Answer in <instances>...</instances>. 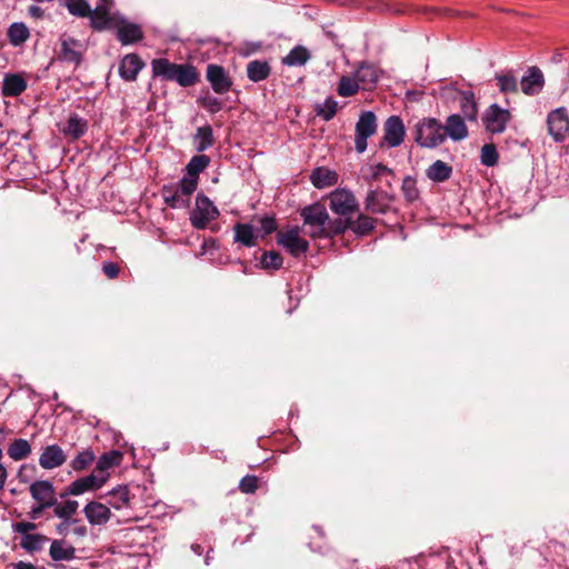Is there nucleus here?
Masks as SVG:
<instances>
[{
	"label": "nucleus",
	"mask_w": 569,
	"mask_h": 569,
	"mask_svg": "<svg viewBox=\"0 0 569 569\" xmlns=\"http://www.w3.org/2000/svg\"><path fill=\"white\" fill-rule=\"evenodd\" d=\"M261 231L263 234H269L277 229V222L272 217H263L260 219Z\"/></svg>",
	"instance_id": "obj_51"
},
{
	"label": "nucleus",
	"mask_w": 569,
	"mask_h": 569,
	"mask_svg": "<svg viewBox=\"0 0 569 569\" xmlns=\"http://www.w3.org/2000/svg\"><path fill=\"white\" fill-rule=\"evenodd\" d=\"M330 209L341 217H346L358 209L355 196L346 189H337L329 196Z\"/></svg>",
	"instance_id": "obj_11"
},
{
	"label": "nucleus",
	"mask_w": 569,
	"mask_h": 569,
	"mask_svg": "<svg viewBox=\"0 0 569 569\" xmlns=\"http://www.w3.org/2000/svg\"><path fill=\"white\" fill-rule=\"evenodd\" d=\"M8 37L12 44L19 46L29 37V30L23 23H12L8 30Z\"/></svg>",
	"instance_id": "obj_44"
},
{
	"label": "nucleus",
	"mask_w": 569,
	"mask_h": 569,
	"mask_svg": "<svg viewBox=\"0 0 569 569\" xmlns=\"http://www.w3.org/2000/svg\"><path fill=\"white\" fill-rule=\"evenodd\" d=\"M259 48H260V46H259V44H254V46H252V50L248 51V52H247V54H248V53H250V52H253V51L258 50Z\"/></svg>",
	"instance_id": "obj_63"
},
{
	"label": "nucleus",
	"mask_w": 569,
	"mask_h": 569,
	"mask_svg": "<svg viewBox=\"0 0 569 569\" xmlns=\"http://www.w3.org/2000/svg\"><path fill=\"white\" fill-rule=\"evenodd\" d=\"M194 179L181 178L177 183L166 184L161 189L163 201L173 209H186L190 206L191 196L197 190Z\"/></svg>",
	"instance_id": "obj_3"
},
{
	"label": "nucleus",
	"mask_w": 569,
	"mask_h": 569,
	"mask_svg": "<svg viewBox=\"0 0 569 569\" xmlns=\"http://www.w3.org/2000/svg\"><path fill=\"white\" fill-rule=\"evenodd\" d=\"M219 217V210L213 202L204 194H198L196 207L190 213L191 224L196 229H204L208 223Z\"/></svg>",
	"instance_id": "obj_5"
},
{
	"label": "nucleus",
	"mask_w": 569,
	"mask_h": 569,
	"mask_svg": "<svg viewBox=\"0 0 569 569\" xmlns=\"http://www.w3.org/2000/svg\"><path fill=\"white\" fill-rule=\"evenodd\" d=\"M305 226L312 238H331L348 229V221L343 218L330 219L326 208L320 203H313L301 210Z\"/></svg>",
	"instance_id": "obj_1"
},
{
	"label": "nucleus",
	"mask_w": 569,
	"mask_h": 569,
	"mask_svg": "<svg viewBox=\"0 0 569 569\" xmlns=\"http://www.w3.org/2000/svg\"><path fill=\"white\" fill-rule=\"evenodd\" d=\"M67 460L63 450L58 445L47 446L39 458V465L47 470L62 466Z\"/></svg>",
	"instance_id": "obj_18"
},
{
	"label": "nucleus",
	"mask_w": 569,
	"mask_h": 569,
	"mask_svg": "<svg viewBox=\"0 0 569 569\" xmlns=\"http://www.w3.org/2000/svg\"><path fill=\"white\" fill-rule=\"evenodd\" d=\"M47 508L48 507H42V503L37 502V506H34L31 510L32 519H37L43 512V510Z\"/></svg>",
	"instance_id": "obj_56"
},
{
	"label": "nucleus",
	"mask_w": 569,
	"mask_h": 569,
	"mask_svg": "<svg viewBox=\"0 0 569 569\" xmlns=\"http://www.w3.org/2000/svg\"><path fill=\"white\" fill-rule=\"evenodd\" d=\"M377 131V118L373 112L365 111L360 114L356 124V150L363 153L367 149V140Z\"/></svg>",
	"instance_id": "obj_7"
},
{
	"label": "nucleus",
	"mask_w": 569,
	"mask_h": 569,
	"mask_svg": "<svg viewBox=\"0 0 569 569\" xmlns=\"http://www.w3.org/2000/svg\"><path fill=\"white\" fill-rule=\"evenodd\" d=\"M521 90L526 94H536L538 93L543 86V74L542 72L532 67L528 70L527 76L522 77L520 81Z\"/></svg>",
	"instance_id": "obj_23"
},
{
	"label": "nucleus",
	"mask_w": 569,
	"mask_h": 569,
	"mask_svg": "<svg viewBox=\"0 0 569 569\" xmlns=\"http://www.w3.org/2000/svg\"><path fill=\"white\" fill-rule=\"evenodd\" d=\"M94 458L92 450H83L71 460L70 467L77 472L83 471L94 461Z\"/></svg>",
	"instance_id": "obj_42"
},
{
	"label": "nucleus",
	"mask_w": 569,
	"mask_h": 569,
	"mask_svg": "<svg viewBox=\"0 0 569 569\" xmlns=\"http://www.w3.org/2000/svg\"><path fill=\"white\" fill-rule=\"evenodd\" d=\"M390 172H391L390 169L381 163H377V164L369 167V174H370V178H372V179H377L380 176H382L385 173H390Z\"/></svg>",
	"instance_id": "obj_53"
},
{
	"label": "nucleus",
	"mask_w": 569,
	"mask_h": 569,
	"mask_svg": "<svg viewBox=\"0 0 569 569\" xmlns=\"http://www.w3.org/2000/svg\"><path fill=\"white\" fill-rule=\"evenodd\" d=\"M258 481L256 476H246L240 480L239 489L243 493H253L258 489Z\"/></svg>",
	"instance_id": "obj_50"
},
{
	"label": "nucleus",
	"mask_w": 569,
	"mask_h": 569,
	"mask_svg": "<svg viewBox=\"0 0 569 569\" xmlns=\"http://www.w3.org/2000/svg\"><path fill=\"white\" fill-rule=\"evenodd\" d=\"M31 452V446L26 439H16L8 448V456L19 461L27 458Z\"/></svg>",
	"instance_id": "obj_37"
},
{
	"label": "nucleus",
	"mask_w": 569,
	"mask_h": 569,
	"mask_svg": "<svg viewBox=\"0 0 569 569\" xmlns=\"http://www.w3.org/2000/svg\"><path fill=\"white\" fill-rule=\"evenodd\" d=\"M443 130L446 138L448 137L452 141H461L468 137V128L465 119L459 114L449 116L443 126Z\"/></svg>",
	"instance_id": "obj_19"
},
{
	"label": "nucleus",
	"mask_w": 569,
	"mask_h": 569,
	"mask_svg": "<svg viewBox=\"0 0 569 569\" xmlns=\"http://www.w3.org/2000/svg\"><path fill=\"white\" fill-rule=\"evenodd\" d=\"M360 84L356 78L342 77L339 81L338 93L341 97H350L358 92Z\"/></svg>",
	"instance_id": "obj_46"
},
{
	"label": "nucleus",
	"mask_w": 569,
	"mask_h": 569,
	"mask_svg": "<svg viewBox=\"0 0 569 569\" xmlns=\"http://www.w3.org/2000/svg\"><path fill=\"white\" fill-rule=\"evenodd\" d=\"M415 197H416V194H408V198H409L410 200H413V198H415Z\"/></svg>",
	"instance_id": "obj_64"
},
{
	"label": "nucleus",
	"mask_w": 569,
	"mask_h": 569,
	"mask_svg": "<svg viewBox=\"0 0 569 569\" xmlns=\"http://www.w3.org/2000/svg\"><path fill=\"white\" fill-rule=\"evenodd\" d=\"M121 461L122 452L118 450H111L100 456L93 471L99 476H104L107 482L110 477L109 470L113 467L119 466Z\"/></svg>",
	"instance_id": "obj_21"
},
{
	"label": "nucleus",
	"mask_w": 569,
	"mask_h": 569,
	"mask_svg": "<svg viewBox=\"0 0 569 569\" xmlns=\"http://www.w3.org/2000/svg\"><path fill=\"white\" fill-rule=\"evenodd\" d=\"M83 513L91 526H103L112 516L110 508L106 503L96 500L84 506Z\"/></svg>",
	"instance_id": "obj_16"
},
{
	"label": "nucleus",
	"mask_w": 569,
	"mask_h": 569,
	"mask_svg": "<svg viewBox=\"0 0 569 569\" xmlns=\"http://www.w3.org/2000/svg\"><path fill=\"white\" fill-rule=\"evenodd\" d=\"M210 159L204 154L194 156L186 167V173L182 178L194 179L199 183V174L209 166Z\"/></svg>",
	"instance_id": "obj_26"
},
{
	"label": "nucleus",
	"mask_w": 569,
	"mask_h": 569,
	"mask_svg": "<svg viewBox=\"0 0 569 569\" xmlns=\"http://www.w3.org/2000/svg\"><path fill=\"white\" fill-rule=\"evenodd\" d=\"M415 141L423 148H436L446 141V132L440 121L435 118H423L413 130Z\"/></svg>",
	"instance_id": "obj_4"
},
{
	"label": "nucleus",
	"mask_w": 569,
	"mask_h": 569,
	"mask_svg": "<svg viewBox=\"0 0 569 569\" xmlns=\"http://www.w3.org/2000/svg\"><path fill=\"white\" fill-rule=\"evenodd\" d=\"M338 110V102L332 99L328 98L322 103H319L316 107L317 114L322 118L325 121L331 120Z\"/></svg>",
	"instance_id": "obj_45"
},
{
	"label": "nucleus",
	"mask_w": 569,
	"mask_h": 569,
	"mask_svg": "<svg viewBox=\"0 0 569 569\" xmlns=\"http://www.w3.org/2000/svg\"><path fill=\"white\" fill-rule=\"evenodd\" d=\"M14 531L20 533L22 537L26 535H30L32 530L36 529V523L28 522V521H21L17 522L13 527Z\"/></svg>",
	"instance_id": "obj_52"
},
{
	"label": "nucleus",
	"mask_w": 569,
	"mask_h": 569,
	"mask_svg": "<svg viewBox=\"0 0 569 569\" xmlns=\"http://www.w3.org/2000/svg\"><path fill=\"white\" fill-rule=\"evenodd\" d=\"M29 12L33 17H40L42 14V9L40 7H37V6H31L30 9H29Z\"/></svg>",
	"instance_id": "obj_58"
},
{
	"label": "nucleus",
	"mask_w": 569,
	"mask_h": 569,
	"mask_svg": "<svg viewBox=\"0 0 569 569\" xmlns=\"http://www.w3.org/2000/svg\"><path fill=\"white\" fill-rule=\"evenodd\" d=\"M68 11L78 17H90L91 8L86 0H62Z\"/></svg>",
	"instance_id": "obj_43"
},
{
	"label": "nucleus",
	"mask_w": 569,
	"mask_h": 569,
	"mask_svg": "<svg viewBox=\"0 0 569 569\" xmlns=\"http://www.w3.org/2000/svg\"><path fill=\"white\" fill-rule=\"evenodd\" d=\"M548 132L556 142L569 140V117L565 108L552 110L547 117Z\"/></svg>",
	"instance_id": "obj_6"
},
{
	"label": "nucleus",
	"mask_w": 569,
	"mask_h": 569,
	"mask_svg": "<svg viewBox=\"0 0 569 569\" xmlns=\"http://www.w3.org/2000/svg\"><path fill=\"white\" fill-rule=\"evenodd\" d=\"M451 167L445 161H435L426 171L427 177L435 182H442L450 178Z\"/></svg>",
	"instance_id": "obj_31"
},
{
	"label": "nucleus",
	"mask_w": 569,
	"mask_h": 569,
	"mask_svg": "<svg viewBox=\"0 0 569 569\" xmlns=\"http://www.w3.org/2000/svg\"><path fill=\"white\" fill-rule=\"evenodd\" d=\"M87 130V122L78 114H72L69 117L66 127L62 129L63 133L71 137L72 139H78Z\"/></svg>",
	"instance_id": "obj_34"
},
{
	"label": "nucleus",
	"mask_w": 569,
	"mask_h": 569,
	"mask_svg": "<svg viewBox=\"0 0 569 569\" xmlns=\"http://www.w3.org/2000/svg\"><path fill=\"white\" fill-rule=\"evenodd\" d=\"M194 143L196 149L200 152L210 148L213 143L212 129L209 126L198 128L194 137Z\"/></svg>",
	"instance_id": "obj_40"
},
{
	"label": "nucleus",
	"mask_w": 569,
	"mask_h": 569,
	"mask_svg": "<svg viewBox=\"0 0 569 569\" xmlns=\"http://www.w3.org/2000/svg\"><path fill=\"white\" fill-rule=\"evenodd\" d=\"M309 58V51L305 47L297 46L282 59V62L290 67H298L303 66Z\"/></svg>",
	"instance_id": "obj_36"
},
{
	"label": "nucleus",
	"mask_w": 569,
	"mask_h": 569,
	"mask_svg": "<svg viewBox=\"0 0 569 569\" xmlns=\"http://www.w3.org/2000/svg\"><path fill=\"white\" fill-rule=\"evenodd\" d=\"M259 48H260V46H259V44H254V46H252V50L248 51V52H247V54H248V53H250V52H253V51L258 50Z\"/></svg>",
	"instance_id": "obj_62"
},
{
	"label": "nucleus",
	"mask_w": 569,
	"mask_h": 569,
	"mask_svg": "<svg viewBox=\"0 0 569 569\" xmlns=\"http://www.w3.org/2000/svg\"><path fill=\"white\" fill-rule=\"evenodd\" d=\"M70 523V521H66L63 520L62 523H60L58 527H57V530L60 535H63L68 528V525Z\"/></svg>",
	"instance_id": "obj_59"
},
{
	"label": "nucleus",
	"mask_w": 569,
	"mask_h": 569,
	"mask_svg": "<svg viewBox=\"0 0 569 569\" xmlns=\"http://www.w3.org/2000/svg\"><path fill=\"white\" fill-rule=\"evenodd\" d=\"M30 495L42 507H53L57 502L53 485L48 480H38L30 485Z\"/></svg>",
	"instance_id": "obj_15"
},
{
	"label": "nucleus",
	"mask_w": 569,
	"mask_h": 569,
	"mask_svg": "<svg viewBox=\"0 0 569 569\" xmlns=\"http://www.w3.org/2000/svg\"><path fill=\"white\" fill-rule=\"evenodd\" d=\"M49 555L54 561H69L76 556V549L66 540L57 539L50 545Z\"/></svg>",
	"instance_id": "obj_24"
},
{
	"label": "nucleus",
	"mask_w": 569,
	"mask_h": 569,
	"mask_svg": "<svg viewBox=\"0 0 569 569\" xmlns=\"http://www.w3.org/2000/svg\"><path fill=\"white\" fill-rule=\"evenodd\" d=\"M156 77L164 80L176 81L181 87H190L198 81V72L190 64H177L167 59H156L151 63Z\"/></svg>",
	"instance_id": "obj_2"
},
{
	"label": "nucleus",
	"mask_w": 569,
	"mask_h": 569,
	"mask_svg": "<svg viewBox=\"0 0 569 569\" xmlns=\"http://www.w3.org/2000/svg\"><path fill=\"white\" fill-rule=\"evenodd\" d=\"M510 112L497 103H492L483 113L482 122L486 130L490 133H502L507 123L510 121Z\"/></svg>",
	"instance_id": "obj_8"
},
{
	"label": "nucleus",
	"mask_w": 569,
	"mask_h": 569,
	"mask_svg": "<svg viewBox=\"0 0 569 569\" xmlns=\"http://www.w3.org/2000/svg\"><path fill=\"white\" fill-rule=\"evenodd\" d=\"M107 502L108 505L116 509L120 510L122 508H126L129 505V491L127 487H117L109 491L107 495Z\"/></svg>",
	"instance_id": "obj_30"
},
{
	"label": "nucleus",
	"mask_w": 569,
	"mask_h": 569,
	"mask_svg": "<svg viewBox=\"0 0 569 569\" xmlns=\"http://www.w3.org/2000/svg\"><path fill=\"white\" fill-rule=\"evenodd\" d=\"M312 184L318 189L335 186L338 182V174L336 171L328 168H317L310 174Z\"/></svg>",
	"instance_id": "obj_25"
},
{
	"label": "nucleus",
	"mask_w": 569,
	"mask_h": 569,
	"mask_svg": "<svg viewBox=\"0 0 569 569\" xmlns=\"http://www.w3.org/2000/svg\"><path fill=\"white\" fill-rule=\"evenodd\" d=\"M192 548H193L194 552H197L198 555H200V552H201V547H200L199 545L193 546Z\"/></svg>",
	"instance_id": "obj_61"
},
{
	"label": "nucleus",
	"mask_w": 569,
	"mask_h": 569,
	"mask_svg": "<svg viewBox=\"0 0 569 569\" xmlns=\"http://www.w3.org/2000/svg\"><path fill=\"white\" fill-rule=\"evenodd\" d=\"M207 79L213 91L220 94L228 92L232 84L224 69L217 64H209L207 67Z\"/></svg>",
	"instance_id": "obj_17"
},
{
	"label": "nucleus",
	"mask_w": 569,
	"mask_h": 569,
	"mask_svg": "<svg viewBox=\"0 0 569 569\" xmlns=\"http://www.w3.org/2000/svg\"><path fill=\"white\" fill-rule=\"evenodd\" d=\"M143 66L144 63L139 56L133 53L127 54L123 57L119 67L120 77L127 81H133L137 79Z\"/></svg>",
	"instance_id": "obj_20"
},
{
	"label": "nucleus",
	"mask_w": 569,
	"mask_h": 569,
	"mask_svg": "<svg viewBox=\"0 0 569 569\" xmlns=\"http://www.w3.org/2000/svg\"><path fill=\"white\" fill-rule=\"evenodd\" d=\"M355 76L362 89H369L378 81V71L370 64L360 66Z\"/></svg>",
	"instance_id": "obj_28"
},
{
	"label": "nucleus",
	"mask_w": 569,
	"mask_h": 569,
	"mask_svg": "<svg viewBox=\"0 0 569 569\" xmlns=\"http://www.w3.org/2000/svg\"><path fill=\"white\" fill-rule=\"evenodd\" d=\"M498 161V152L493 144H485L481 148V162L487 167L495 166Z\"/></svg>",
	"instance_id": "obj_49"
},
{
	"label": "nucleus",
	"mask_w": 569,
	"mask_h": 569,
	"mask_svg": "<svg viewBox=\"0 0 569 569\" xmlns=\"http://www.w3.org/2000/svg\"><path fill=\"white\" fill-rule=\"evenodd\" d=\"M6 478H7V470L2 465H0V490L3 488Z\"/></svg>",
	"instance_id": "obj_57"
},
{
	"label": "nucleus",
	"mask_w": 569,
	"mask_h": 569,
	"mask_svg": "<svg viewBox=\"0 0 569 569\" xmlns=\"http://www.w3.org/2000/svg\"><path fill=\"white\" fill-rule=\"evenodd\" d=\"M388 207L387 194L377 190H371L366 199V208L375 213L385 212Z\"/></svg>",
	"instance_id": "obj_32"
},
{
	"label": "nucleus",
	"mask_w": 569,
	"mask_h": 569,
	"mask_svg": "<svg viewBox=\"0 0 569 569\" xmlns=\"http://www.w3.org/2000/svg\"><path fill=\"white\" fill-rule=\"evenodd\" d=\"M348 221L350 228L358 236H365L371 231L375 227V221L370 217L360 214L356 221H351L349 218H343Z\"/></svg>",
	"instance_id": "obj_38"
},
{
	"label": "nucleus",
	"mask_w": 569,
	"mask_h": 569,
	"mask_svg": "<svg viewBox=\"0 0 569 569\" xmlns=\"http://www.w3.org/2000/svg\"><path fill=\"white\" fill-rule=\"evenodd\" d=\"M104 485L106 477L99 476L92 471L90 475L72 481L67 488V493L71 496H81L86 492L97 491Z\"/></svg>",
	"instance_id": "obj_12"
},
{
	"label": "nucleus",
	"mask_w": 569,
	"mask_h": 569,
	"mask_svg": "<svg viewBox=\"0 0 569 569\" xmlns=\"http://www.w3.org/2000/svg\"><path fill=\"white\" fill-rule=\"evenodd\" d=\"M74 533L82 537L87 533L86 527L81 526L74 529Z\"/></svg>",
	"instance_id": "obj_60"
},
{
	"label": "nucleus",
	"mask_w": 569,
	"mask_h": 569,
	"mask_svg": "<svg viewBox=\"0 0 569 569\" xmlns=\"http://www.w3.org/2000/svg\"><path fill=\"white\" fill-rule=\"evenodd\" d=\"M26 81L17 74L7 76L3 80L2 91L4 96L16 97L24 91Z\"/></svg>",
	"instance_id": "obj_33"
},
{
	"label": "nucleus",
	"mask_w": 569,
	"mask_h": 569,
	"mask_svg": "<svg viewBox=\"0 0 569 569\" xmlns=\"http://www.w3.org/2000/svg\"><path fill=\"white\" fill-rule=\"evenodd\" d=\"M111 28L117 30V38L123 46L136 43L143 38V31L139 24L121 17L114 21Z\"/></svg>",
	"instance_id": "obj_13"
},
{
	"label": "nucleus",
	"mask_w": 569,
	"mask_h": 569,
	"mask_svg": "<svg viewBox=\"0 0 569 569\" xmlns=\"http://www.w3.org/2000/svg\"><path fill=\"white\" fill-rule=\"evenodd\" d=\"M234 230V241L240 242L246 247L256 246V239L258 238V233L253 229L251 224L248 223H237L233 228Z\"/></svg>",
	"instance_id": "obj_27"
},
{
	"label": "nucleus",
	"mask_w": 569,
	"mask_h": 569,
	"mask_svg": "<svg viewBox=\"0 0 569 569\" xmlns=\"http://www.w3.org/2000/svg\"><path fill=\"white\" fill-rule=\"evenodd\" d=\"M270 74V66L267 61L253 60L247 66V76L253 82L267 79Z\"/></svg>",
	"instance_id": "obj_29"
},
{
	"label": "nucleus",
	"mask_w": 569,
	"mask_h": 569,
	"mask_svg": "<svg viewBox=\"0 0 569 569\" xmlns=\"http://www.w3.org/2000/svg\"><path fill=\"white\" fill-rule=\"evenodd\" d=\"M383 131V140L390 148L398 147L403 142L405 124L398 116H391L386 120Z\"/></svg>",
	"instance_id": "obj_14"
},
{
	"label": "nucleus",
	"mask_w": 569,
	"mask_h": 569,
	"mask_svg": "<svg viewBox=\"0 0 569 569\" xmlns=\"http://www.w3.org/2000/svg\"><path fill=\"white\" fill-rule=\"evenodd\" d=\"M11 569H37L36 566H33L30 562L19 561L16 563H12L10 566Z\"/></svg>",
	"instance_id": "obj_55"
},
{
	"label": "nucleus",
	"mask_w": 569,
	"mask_h": 569,
	"mask_svg": "<svg viewBox=\"0 0 569 569\" xmlns=\"http://www.w3.org/2000/svg\"><path fill=\"white\" fill-rule=\"evenodd\" d=\"M49 541V539L41 533H30L21 537L20 546L28 552L39 551Z\"/></svg>",
	"instance_id": "obj_35"
},
{
	"label": "nucleus",
	"mask_w": 569,
	"mask_h": 569,
	"mask_svg": "<svg viewBox=\"0 0 569 569\" xmlns=\"http://www.w3.org/2000/svg\"><path fill=\"white\" fill-rule=\"evenodd\" d=\"M103 271L108 278L113 279L118 276L119 268L117 264L109 262L103 264Z\"/></svg>",
	"instance_id": "obj_54"
},
{
	"label": "nucleus",
	"mask_w": 569,
	"mask_h": 569,
	"mask_svg": "<svg viewBox=\"0 0 569 569\" xmlns=\"http://www.w3.org/2000/svg\"><path fill=\"white\" fill-rule=\"evenodd\" d=\"M112 0H99V3L91 10L89 17L94 29L103 30L111 28L114 21L120 18L112 13Z\"/></svg>",
	"instance_id": "obj_10"
},
{
	"label": "nucleus",
	"mask_w": 569,
	"mask_h": 569,
	"mask_svg": "<svg viewBox=\"0 0 569 569\" xmlns=\"http://www.w3.org/2000/svg\"><path fill=\"white\" fill-rule=\"evenodd\" d=\"M277 240L290 254L299 257L307 252L309 243L300 236L298 228L281 230L277 233Z\"/></svg>",
	"instance_id": "obj_9"
},
{
	"label": "nucleus",
	"mask_w": 569,
	"mask_h": 569,
	"mask_svg": "<svg viewBox=\"0 0 569 569\" xmlns=\"http://www.w3.org/2000/svg\"><path fill=\"white\" fill-rule=\"evenodd\" d=\"M283 259L280 253L276 251L264 252L261 258V264L264 269L278 270L282 266Z\"/></svg>",
	"instance_id": "obj_48"
},
{
	"label": "nucleus",
	"mask_w": 569,
	"mask_h": 569,
	"mask_svg": "<svg viewBox=\"0 0 569 569\" xmlns=\"http://www.w3.org/2000/svg\"><path fill=\"white\" fill-rule=\"evenodd\" d=\"M60 41L62 59L78 64L82 57V44L78 40L66 36Z\"/></svg>",
	"instance_id": "obj_22"
},
{
	"label": "nucleus",
	"mask_w": 569,
	"mask_h": 569,
	"mask_svg": "<svg viewBox=\"0 0 569 569\" xmlns=\"http://www.w3.org/2000/svg\"><path fill=\"white\" fill-rule=\"evenodd\" d=\"M460 104L465 119L469 121H476L478 109L473 94L471 92L463 93Z\"/></svg>",
	"instance_id": "obj_41"
},
{
	"label": "nucleus",
	"mask_w": 569,
	"mask_h": 569,
	"mask_svg": "<svg viewBox=\"0 0 569 569\" xmlns=\"http://www.w3.org/2000/svg\"><path fill=\"white\" fill-rule=\"evenodd\" d=\"M53 507L54 516L66 521H70L71 517L77 512L79 508V502L77 500H67L61 503L56 502Z\"/></svg>",
	"instance_id": "obj_39"
},
{
	"label": "nucleus",
	"mask_w": 569,
	"mask_h": 569,
	"mask_svg": "<svg viewBox=\"0 0 569 569\" xmlns=\"http://www.w3.org/2000/svg\"><path fill=\"white\" fill-rule=\"evenodd\" d=\"M496 78L498 80L500 91L505 93L517 91V78L511 72L498 74Z\"/></svg>",
	"instance_id": "obj_47"
}]
</instances>
